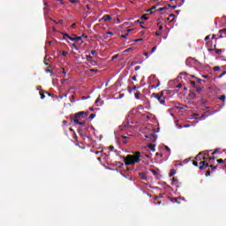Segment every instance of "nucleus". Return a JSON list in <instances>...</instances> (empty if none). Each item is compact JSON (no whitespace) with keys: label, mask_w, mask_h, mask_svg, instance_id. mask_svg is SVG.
<instances>
[{"label":"nucleus","mask_w":226,"mask_h":226,"mask_svg":"<svg viewBox=\"0 0 226 226\" xmlns=\"http://www.w3.org/2000/svg\"><path fill=\"white\" fill-rule=\"evenodd\" d=\"M124 162L126 166L135 165V163L140 162V152H135V154H128L124 157Z\"/></svg>","instance_id":"f257e3e1"},{"label":"nucleus","mask_w":226,"mask_h":226,"mask_svg":"<svg viewBox=\"0 0 226 226\" xmlns=\"http://www.w3.org/2000/svg\"><path fill=\"white\" fill-rule=\"evenodd\" d=\"M87 116H89L88 112L80 111V112L76 113L74 115V117H72V119H80L81 117H86Z\"/></svg>","instance_id":"f03ea898"},{"label":"nucleus","mask_w":226,"mask_h":226,"mask_svg":"<svg viewBox=\"0 0 226 226\" xmlns=\"http://www.w3.org/2000/svg\"><path fill=\"white\" fill-rule=\"evenodd\" d=\"M152 96L153 98H155V100H158L161 105H165V98L162 99V95H160V94L153 93Z\"/></svg>","instance_id":"7ed1b4c3"},{"label":"nucleus","mask_w":226,"mask_h":226,"mask_svg":"<svg viewBox=\"0 0 226 226\" xmlns=\"http://www.w3.org/2000/svg\"><path fill=\"white\" fill-rule=\"evenodd\" d=\"M204 161L200 162V170H206L209 167V163L206 162V157H203Z\"/></svg>","instance_id":"20e7f679"},{"label":"nucleus","mask_w":226,"mask_h":226,"mask_svg":"<svg viewBox=\"0 0 226 226\" xmlns=\"http://www.w3.org/2000/svg\"><path fill=\"white\" fill-rule=\"evenodd\" d=\"M72 121H73L75 124H79L80 126H86V121L80 122V118H72Z\"/></svg>","instance_id":"39448f33"},{"label":"nucleus","mask_w":226,"mask_h":226,"mask_svg":"<svg viewBox=\"0 0 226 226\" xmlns=\"http://www.w3.org/2000/svg\"><path fill=\"white\" fill-rule=\"evenodd\" d=\"M188 96H189L190 100H195V98H197V94H195V90L190 89Z\"/></svg>","instance_id":"423d86ee"},{"label":"nucleus","mask_w":226,"mask_h":226,"mask_svg":"<svg viewBox=\"0 0 226 226\" xmlns=\"http://www.w3.org/2000/svg\"><path fill=\"white\" fill-rule=\"evenodd\" d=\"M196 161L192 162V165H194V167H199V161L200 160V154H199L196 157H195Z\"/></svg>","instance_id":"0eeeda50"},{"label":"nucleus","mask_w":226,"mask_h":226,"mask_svg":"<svg viewBox=\"0 0 226 226\" xmlns=\"http://www.w3.org/2000/svg\"><path fill=\"white\" fill-rule=\"evenodd\" d=\"M102 20H104V22H109L110 20H112V17H110V15L106 14L102 17Z\"/></svg>","instance_id":"6e6552de"},{"label":"nucleus","mask_w":226,"mask_h":226,"mask_svg":"<svg viewBox=\"0 0 226 226\" xmlns=\"http://www.w3.org/2000/svg\"><path fill=\"white\" fill-rule=\"evenodd\" d=\"M146 139H152V142H156V136L154 134L146 135Z\"/></svg>","instance_id":"1a4fd4ad"},{"label":"nucleus","mask_w":226,"mask_h":226,"mask_svg":"<svg viewBox=\"0 0 226 226\" xmlns=\"http://www.w3.org/2000/svg\"><path fill=\"white\" fill-rule=\"evenodd\" d=\"M155 147H156L155 144L148 145V149H150V151H153V152L156 151Z\"/></svg>","instance_id":"9d476101"},{"label":"nucleus","mask_w":226,"mask_h":226,"mask_svg":"<svg viewBox=\"0 0 226 226\" xmlns=\"http://www.w3.org/2000/svg\"><path fill=\"white\" fill-rule=\"evenodd\" d=\"M43 11H44V15H47V13H49V11H50V7H49V6L44 7Z\"/></svg>","instance_id":"9b49d317"},{"label":"nucleus","mask_w":226,"mask_h":226,"mask_svg":"<svg viewBox=\"0 0 226 226\" xmlns=\"http://www.w3.org/2000/svg\"><path fill=\"white\" fill-rule=\"evenodd\" d=\"M208 167L211 169V172H215V170H216V169H218V166H213V165H208Z\"/></svg>","instance_id":"f8f14e48"},{"label":"nucleus","mask_w":226,"mask_h":226,"mask_svg":"<svg viewBox=\"0 0 226 226\" xmlns=\"http://www.w3.org/2000/svg\"><path fill=\"white\" fill-rule=\"evenodd\" d=\"M134 96H135V99H136V100H140V92H136V93L134 94Z\"/></svg>","instance_id":"ddd939ff"},{"label":"nucleus","mask_w":226,"mask_h":226,"mask_svg":"<svg viewBox=\"0 0 226 226\" xmlns=\"http://www.w3.org/2000/svg\"><path fill=\"white\" fill-rule=\"evenodd\" d=\"M169 176L170 177H172V176H176V170H171Z\"/></svg>","instance_id":"4468645a"},{"label":"nucleus","mask_w":226,"mask_h":226,"mask_svg":"<svg viewBox=\"0 0 226 226\" xmlns=\"http://www.w3.org/2000/svg\"><path fill=\"white\" fill-rule=\"evenodd\" d=\"M195 89H196V93H202V87H195Z\"/></svg>","instance_id":"2eb2a0df"},{"label":"nucleus","mask_w":226,"mask_h":226,"mask_svg":"<svg viewBox=\"0 0 226 226\" xmlns=\"http://www.w3.org/2000/svg\"><path fill=\"white\" fill-rule=\"evenodd\" d=\"M71 48L74 49L75 50H79V47H78V45L75 44V43H72V44L71 45Z\"/></svg>","instance_id":"dca6fc26"},{"label":"nucleus","mask_w":226,"mask_h":226,"mask_svg":"<svg viewBox=\"0 0 226 226\" xmlns=\"http://www.w3.org/2000/svg\"><path fill=\"white\" fill-rule=\"evenodd\" d=\"M171 185H177V178L173 177Z\"/></svg>","instance_id":"f3484780"},{"label":"nucleus","mask_w":226,"mask_h":226,"mask_svg":"<svg viewBox=\"0 0 226 226\" xmlns=\"http://www.w3.org/2000/svg\"><path fill=\"white\" fill-rule=\"evenodd\" d=\"M51 20H53V19H51ZM53 21L55 22V24H64V21L63 19H60L58 21H56V20H53Z\"/></svg>","instance_id":"a211bd4d"},{"label":"nucleus","mask_w":226,"mask_h":226,"mask_svg":"<svg viewBox=\"0 0 226 226\" xmlns=\"http://www.w3.org/2000/svg\"><path fill=\"white\" fill-rule=\"evenodd\" d=\"M131 31H132V29H128V30H127V34H128V33H131ZM127 34H122V35H121V38H126V36H128Z\"/></svg>","instance_id":"6ab92c4d"},{"label":"nucleus","mask_w":226,"mask_h":226,"mask_svg":"<svg viewBox=\"0 0 226 226\" xmlns=\"http://www.w3.org/2000/svg\"><path fill=\"white\" fill-rule=\"evenodd\" d=\"M209 176H211V169H209L208 170H207V173H206V177H209Z\"/></svg>","instance_id":"aec40b11"},{"label":"nucleus","mask_w":226,"mask_h":226,"mask_svg":"<svg viewBox=\"0 0 226 226\" xmlns=\"http://www.w3.org/2000/svg\"><path fill=\"white\" fill-rule=\"evenodd\" d=\"M90 64H92V66H96V61L94 60H90Z\"/></svg>","instance_id":"412c9836"},{"label":"nucleus","mask_w":226,"mask_h":226,"mask_svg":"<svg viewBox=\"0 0 226 226\" xmlns=\"http://www.w3.org/2000/svg\"><path fill=\"white\" fill-rule=\"evenodd\" d=\"M169 8L167 6H164V7H162V8H159V11H164V10H168Z\"/></svg>","instance_id":"4be33fe9"},{"label":"nucleus","mask_w":226,"mask_h":226,"mask_svg":"<svg viewBox=\"0 0 226 226\" xmlns=\"http://www.w3.org/2000/svg\"><path fill=\"white\" fill-rule=\"evenodd\" d=\"M96 117V114L94 113H92L90 116H89V118L90 119H94Z\"/></svg>","instance_id":"5701e85b"},{"label":"nucleus","mask_w":226,"mask_h":226,"mask_svg":"<svg viewBox=\"0 0 226 226\" xmlns=\"http://www.w3.org/2000/svg\"><path fill=\"white\" fill-rule=\"evenodd\" d=\"M191 86H192L194 88H196L198 87L197 83H195V81H191Z\"/></svg>","instance_id":"b1692460"},{"label":"nucleus","mask_w":226,"mask_h":226,"mask_svg":"<svg viewBox=\"0 0 226 226\" xmlns=\"http://www.w3.org/2000/svg\"><path fill=\"white\" fill-rule=\"evenodd\" d=\"M148 19L149 18H147V16H146V14L141 16V20H148Z\"/></svg>","instance_id":"393cba45"},{"label":"nucleus","mask_w":226,"mask_h":226,"mask_svg":"<svg viewBox=\"0 0 226 226\" xmlns=\"http://www.w3.org/2000/svg\"><path fill=\"white\" fill-rule=\"evenodd\" d=\"M224 75H226V71H224L222 73H221V74L218 76V79H222V77H223Z\"/></svg>","instance_id":"a878e982"},{"label":"nucleus","mask_w":226,"mask_h":226,"mask_svg":"<svg viewBox=\"0 0 226 226\" xmlns=\"http://www.w3.org/2000/svg\"><path fill=\"white\" fill-rule=\"evenodd\" d=\"M154 52H156V46L152 48L150 54H154Z\"/></svg>","instance_id":"bb28decb"},{"label":"nucleus","mask_w":226,"mask_h":226,"mask_svg":"<svg viewBox=\"0 0 226 226\" xmlns=\"http://www.w3.org/2000/svg\"><path fill=\"white\" fill-rule=\"evenodd\" d=\"M226 96L225 95H221L219 100H222V102H225Z\"/></svg>","instance_id":"cd10ccee"},{"label":"nucleus","mask_w":226,"mask_h":226,"mask_svg":"<svg viewBox=\"0 0 226 226\" xmlns=\"http://www.w3.org/2000/svg\"><path fill=\"white\" fill-rule=\"evenodd\" d=\"M173 202H177V204H179V201H177V198H172L170 199Z\"/></svg>","instance_id":"c85d7f7f"},{"label":"nucleus","mask_w":226,"mask_h":226,"mask_svg":"<svg viewBox=\"0 0 226 226\" xmlns=\"http://www.w3.org/2000/svg\"><path fill=\"white\" fill-rule=\"evenodd\" d=\"M218 151H220V148H216L215 150H214L212 153L213 156H214V154H216L218 153Z\"/></svg>","instance_id":"c756f323"},{"label":"nucleus","mask_w":226,"mask_h":226,"mask_svg":"<svg viewBox=\"0 0 226 226\" xmlns=\"http://www.w3.org/2000/svg\"><path fill=\"white\" fill-rule=\"evenodd\" d=\"M106 34L107 36H114V33L112 32H107Z\"/></svg>","instance_id":"7c9ffc66"},{"label":"nucleus","mask_w":226,"mask_h":226,"mask_svg":"<svg viewBox=\"0 0 226 226\" xmlns=\"http://www.w3.org/2000/svg\"><path fill=\"white\" fill-rule=\"evenodd\" d=\"M214 72H220V66L214 67Z\"/></svg>","instance_id":"2f4dec72"},{"label":"nucleus","mask_w":226,"mask_h":226,"mask_svg":"<svg viewBox=\"0 0 226 226\" xmlns=\"http://www.w3.org/2000/svg\"><path fill=\"white\" fill-rule=\"evenodd\" d=\"M145 156L146 158H153V154H146Z\"/></svg>","instance_id":"473e14b6"},{"label":"nucleus","mask_w":226,"mask_h":226,"mask_svg":"<svg viewBox=\"0 0 226 226\" xmlns=\"http://www.w3.org/2000/svg\"><path fill=\"white\" fill-rule=\"evenodd\" d=\"M75 102V95H72L71 103Z\"/></svg>","instance_id":"72a5a7b5"},{"label":"nucleus","mask_w":226,"mask_h":226,"mask_svg":"<svg viewBox=\"0 0 226 226\" xmlns=\"http://www.w3.org/2000/svg\"><path fill=\"white\" fill-rule=\"evenodd\" d=\"M157 6H158V4H155V5L152 6V7L150 8L151 11H153L154 10H155V9L157 8Z\"/></svg>","instance_id":"f704fd0d"},{"label":"nucleus","mask_w":226,"mask_h":226,"mask_svg":"<svg viewBox=\"0 0 226 226\" xmlns=\"http://www.w3.org/2000/svg\"><path fill=\"white\" fill-rule=\"evenodd\" d=\"M70 3H72V4H75L76 3H79V0H69Z\"/></svg>","instance_id":"c9c22d12"},{"label":"nucleus","mask_w":226,"mask_h":226,"mask_svg":"<svg viewBox=\"0 0 226 226\" xmlns=\"http://www.w3.org/2000/svg\"><path fill=\"white\" fill-rule=\"evenodd\" d=\"M62 56L64 57L66 56H68V52L67 51H62Z\"/></svg>","instance_id":"e433bc0d"},{"label":"nucleus","mask_w":226,"mask_h":226,"mask_svg":"<svg viewBox=\"0 0 226 226\" xmlns=\"http://www.w3.org/2000/svg\"><path fill=\"white\" fill-rule=\"evenodd\" d=\"M197 82H198V84H200V82H206V80H202V79L197 78Z\"/></svg>","instance_id":"4c0bfd02"},{"label":"nucleus","mask_w":226,"mask_h":226,"mask_svg":"<svg viewBox=\"0 0 226 226\" xmlns=\"http://www.w3.org/2000/svg\"><path fill=\"white\" fill-rule=\"evenodd\" d=\"M63 35H64V38H68L69 39V37H70V34H65V33H63Z\"/></svg>","instance_id":"58836bf2"},{"label":"nucleus","mask_w":226,"mask_h":226,"mask_svg":"<svg viewBox=\"0 0 226 226\" xmlns=\"http://www.w3.org/2000/svg\"><path fill=\"white\" fill-rule=\"evenodd\" d=\"M152 87H154V89H156V87H160V81H158L156 86H152Z\"/></svg>","instance_id":"ea45409f"},{"label":"nucleus","mask_w":226,"mask_h":226,"mask_svg":"<svg viewBox=\"0 0 226 226\" xmlns=\"http://www.w3.org/2000/svg\"><path fill=\"white\" fill-rule=\"evenodd\" d=\"M69 40H70L71 41H76V37L73 38V37L70 36V37H69Z\"/></svg>","instance_id":"a19ab883"},{"label":"nucleus","mask_w":226,"mask_h":226,"mask_svg":"<svg viewBox=\"0 0 226 226\" xmlns=\"http://www.w3.org/2000/svg\"><path fill=\"white\" fill-rule=\"evenodd\" d=\"M40 94H41V100H44L45 99V94L40 93Z\"/></svg>","instance_id":"79ce46f5"},{"label":"nucleus","mask_w":226,"mask_h":226,"mask_svg":"<svg viewBox=\"0 0 226 226\" xmlns=\"http://www.w3.org/2000/svg\"><path fill=\"white\" fill-rule=\"evenodd\" d=\"M80 40H82V36L76 37V41H80Z\"/></svg>","instance_id":"37998d69"},{"label":"nucleus","mask_w":226,"mask_h":226,"mask_svg":"<svg viewBox=\"0 0 226 226\" xmlns=\"http://www.w3.org/2000/svg\"><path fill=\"white\" fill-rule=\"evenodd\" d=\"M215 53L218 55L222 54V49H215Z\"/></svg>","instance_id":"c03bdc74"},{"label":"nucleus","mask_w":226,"mask_h":226,"mask_svg":"<svg viewBox=\"0 0 226 226\" xmlns=\"http://www.w3.org/2000/svg\"><path fill=\"white\" fill-rule=\"evenodd\" d=\"M140 87H141L134 86V87H132V89H133V91H135V90H137V89H140Z\"/></svg>","instance_id":"a18cd8bd"},{"label":"nucleus","mask_w":226,"mask_h":226,"mask_svg":"<svg viewBox=\"0 0 226 226\" xmlns=\"http://www.w3.org/2000/svg\"><path fill=\"white\" fill-rule=\"evenodd\" d=\"M219 38H226V35L223 36V34H222V33H219Z\"/></svg>","instance_id":"49530a36"},{"label":"nucleus","mask_w":226,"mask_h":226,"mask_svg":"<svg viewBox=\"0 0 226 226\" xmlns=\"http://www.w3.org/2000/svg\"><path fill=\"white\" fill-rule=\"evenodd\" d=\"M117 57H119V55H115V56H113L111 57V59H112V60L117 59Z\"/></svg>","instance_id":"de8ad7c7"},{"label":"nucleus","mask_w":226,"mask_h":226,"mask_svg":"<svg viewBox=\"0 0 226 226\" xmlns=\"http://www.w3.org/2000/svg\"><path fill=\"white\" fill-rule=\"evenodd\" d=\"M155 156H161V158L163 156V154H161V153H156L155 154Z\"/></svg>","instance_id":"09e8293b"},{"label":"nucleus","mask_w":226,"mask_h":226,"mask_svg":"<svg viewBox=\"0 0 226 226\" xmlns=\"http://www.w3.org/2000/svg\"><path fill=\"white\" fill-rule=\"evenodd\" d=\"M151 172L154 173V176H156L158 174V172H156V170H151Z\"/></svg>","instance_id":"8fccbe9b"},{"label":"nucleus","mask_w":226,"mask_h":226,"mask_svg":"<svg viewBox=\"0 0 226 226\" xmlns=\"http://www.w3.org/2000/svg\"><path fill=\"white\" fill-rule=\"evenodd\" d=\"M177 89H181V87H183V84H178L177 86Z\"/></svg>","instance_id":"3c124183"},{"label":"nucleus","mask_w":226,"mask_h":226,"mask_svg":"<svg viewBox=\"0 0 226 226\" xmlns=\"http://www.w3.org/2000/svg\"><path fill=\"white\" fill-rule=\"evenodd\" d=\"M219 33H226V28H223V29H221L220 31H219Z\"/></svg>","instance_id":"603ef678"},{"label":"nucleus","mask_w":226,"mask_h":226,"mask_svg":"<svg viewBox=\"0 0 226 226\" xmlns=\"http://www.w3.org/2000/svg\"><path fill=\"white\" fill-rule=\"evenodd\" d=\"M87 59H93V56L91 55H87Z\"/></svg>","instance_id":"864d4df0"},{"label":"nucleus","mask_w":226,"mask_h":226,"mask_svg":"<svg viewBox=\"0 0 226 226\" xmlns=\"http://www.w3.org/2000/svg\"><path fill=\"white\" fill-rule=\"evenodd\" d=\"M143 56H145L146 57H149V53L145 52V53H143Z\"/></svg>","instance_id":"5fc2aeb1"},{"label":"nucleus","mask_w":226,"mask_h":226,"mask_svg":"<svg viewBox=\"0 0 226 226\" xmlns=\"http://www.w3.org/2000/svg\"><path fill=\"white\" fill-rule=\"evenodd\" d=\"M46 73H52V70H50V69H46Z\"/></svg>","instance_id":"6e6d98bb"},{"label":"nucleus","mask_w":226,"mask_h":226,"mask_svg":"<svg viewBox=\"0 0 226 226\" xmlns=\"http://www.w3.org/2000/svg\"><path fill=\"white\" fill-rule=\"evenodd\" d=\"M142 40H144V39L139 38V39H136V40H134V41H136V42H138V41H142Z\"/></svg>","instance_id":"4d7b16f0"},{"label":"nucleus","mask_w":226,"mask_h":226,"mask_svg":"<svg viewBox=\"0 0 226 226\" xmlns=\"http://www.w3.org/2000/svg\"><path fill=\"white\" fill-rule=\"evenodd\" d=\"M164 147H165L166 151L170 152V148L168 146H165Z\"/></svg>","instance_id":"13d9d810"},{"label":"nucleus","mask_w":226,"mask_h":226,"mask_svg":"<svg viewBox=\"0 0 226 226\" xmlns=\"http://www.w3.org/2000/svg\"><path fill=\"white\" fill-rule=\"evenodd\" d=\"M62 73H64V75H66V70H64V68H62Z\"/></svg>","instance_id":"bf43d9fd"},{"label":"nucleus","mask_w":226,"mask_h":226,"mask_svg":"<svg viewBox=\"0 0 226 226\" xmlns=\"http://www.w3.org/2000/svg\"><path fill=\"white\" fill-rule=\"evenodd\" d=\"M162 35V33L161 32H156L155 33V36H161Z\"/></svg>","instance_id":"052dcab7"},{"label":"nucleus","mask_w":226,"mask_h":226,"mask_svg":"<svg viewBox=\"0 0 226 226\" xmlns=\"http://www.w3.org/2000/svg\"><path fill=\"white\" fill-rule=\"evenodd\" d=\"M209 38H210V35L206 36L205 37V41H207V40H209Z\"/></svg>","instance_id":"680f3d73"},{"label":"nucleus","mask_w":226,"mask_h":226,"mask_svg":"<svg viewBox=\"0 0 226 226\" xmlns=\"http://www.w3.org/2000/svg\"><path fill=\"white\" fill-rule=\"evenodd\" d=\"M180 75H185V77H186V76H188V72H181Z\"/></svg>","instance_id":"e2e57ef3"},{"label":"nucleus","mask_w":226,"mask_h":226,"mask_svg":"<svg viewBox=\"0 0 226 226\" xmlns=\"http://www.w3.org/2000/svg\"><path fill=\"white\" fill-rule=\"evenodd\" d=\"M159 96H161V98H163V91H162V92L159 94Z\"/></svg>","instance_id":"0e129e2a"},{"label":"nucleus","mask_w":226,"mask_h":226,"mask_svg":"<svg viewBox=\"0 0 226 226\" xmlns=\"http://www.w3.org/2000/svg\"><path fill=\"white\" fill-rule=\"evenodd\" d=\"M109 148L110 151H114V147L113 146H109Z\"/></svg>","instance_id":"69168bd1"},{"label":"nucleus","mask_w":226,"mask_h":226,"mask_svg":"<svg viewBox=\"0 0 226 226\" xmlns=\"http://www.w3.org/2000/svg\"><path fill=\"white\" fill-rule=\"evenodd\" d=\"M202 78L203 79H209V76L208 75H203Z\"/></svg>","instance_id":"338daca9"},{"label":"nucleus","mask_w":226,"mask_h":226,"mask_svg":"<svg viewBox=\"0 0 226 226\" xmlns=\"http://www.w3.org/2000/svg\"><path fill=\"white\" fill-rule=\"evenodd\" d=\"M87 98H89V96H87V97L83 96L81 99H82V100H87Z\"/></svg>","instance_id":"774afa93"}]
</instances>
